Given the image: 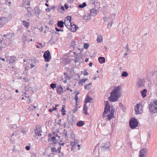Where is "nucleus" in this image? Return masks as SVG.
<instances>
[{
  "label": "nucleus",
  "instance_id": "obj_1",
  "mask_svg": "<svg viewBox=\"0 0 157 157\" xmlns=\"http://www.w3.org/2000/svg\"><path fill=\"white\" fill-rule=\"evenodd\" d=\"M146 81L144 78H139L136 83V86L138 88L140 89L145 85Z\"/></svg>",
  "mask_w": 157,
  "mask_h": 157
},
{
  "label": "nucleus",
  "instance_id": "obj_2",
  "mask_svg": "<svg viewBox=\"0 0 157 157\" xmlns=\"http://www.w3.org/2000/svg\"><path fill=\"white\" fill-rule=\"evenodd\" d=\"M130 127L132 129H134L138 125L137 120L135 118H132L129 123Z\"/></svg>",
  "mask_w": 157,
  "mask_h": 157
},
{
  "label": "nucleus",
  "instance_id": "obj_3",
  "mask_svg": "<svg viewBox=\"0 0 157 157\" xmlns=\"http://www.w3.org/2000/svg\"><path fill=\"white\" fill-rule=\"evenodd\" d=\"M148 149L146 147H144L141 149L139 152V157H146Z\"/></svg>",
  "mask_w": 157,
  "mask_h": 157
},
{
  "label": "nucleus",
  "instance_id": "obj_4",
  "mask_svg": "<svg viewBox=\"0 0 157 157\" xmlns=\"http://www.w3.org/2000/svg\"><path fill=\"white\" fill-rule=\"evenodd\" d=\"M121 96L120 95H115L110 93V95L109 97V100L111 102L117 101L118 98Z\"/></svg>",
  "mask_w": 157,
  "mask_h": 157
},
{
  "label": "nucleus",
  "instance_id": "obj_5",
  "mask_svg": "<svg viewBox=\"0 0 157 157\" xmlns=\"http://www.w3.org/2000/svg\"><path fill=\"white\" fill-rule=\"evenodd\" d=\"M142 106L140 104H137L135 106V110L136 114H141L142 112Z\"/></svg>",
  "mask_w": 157,
  "mask_h": 157
},
{
  "label": "nucleus",
  "instance_id": "obj_6",
  "mask_svg": "<svg viewBox=\"0 0 157 157\" xmlns=\"http://www.w3.org/2000/svg\"><path fill=\"white\" fill-rule=\"evenodd\" d=\"M105 107L103 115L104 117L105 115L107 113V112L110 111V106L109 102L108 101H104Z\"/></svg>",
  "mask_w": 157,
  "mask_h": 157
},
{
  "label": "nucleus",
  "instance_id": "obj_7",
  "mask_svg": "<svg viewBox=\"0 0 157 157\" xmlns=\"http://www.w3.org/2000/svg\"><path fill=\"white\" fill-rule=\"evenodd\" d=\"M45 60L47 62H49L51 58V54L49 50H47L44 52L43 55Z\"/></svg>",
  "mask_w": 157,
  "mask_h": 157
},
{
  "label": "nucleus",
  "instance_id": "obj_8",
  "mask_svg": "<svg viewBox=\"0 0 157 157\" xmlns=\"http://www.w3.org/2000/svg\"><path fill=\"white\" fill-rule=\"evenodd\" d=\"M16 58L15 56L9 57L7 59L6 61L11 65L15 62Z\"/></svg>",
  "mask_w": 157,
  "mask_h": 157
},
{
  "label": "nucleus",
  "instance_id": "obj_9",
  "mask_svg": "<svg viewBox=\"0 0 157 157\" xmlns=\"http://www.w3.org/2000/svg\"><path fill=\"white\" fill-rule=\"evenodd\" d=\"M7 18L6 17H0V27H2L4 26L6 23L7 22Z\"/></svg>",
  "mask_w": 157,
  "mask_h": 157
},
{
  "label": "nucleus",
  "instance_id": "obj_10",
  "mask_svg": "<svg viewBox=\"0 0 157 157\" xmlns=\"http://www.w3.org/2000/svg\"><path fill=\"white\" fill-rule=\"evenodd\" d=\"M67 122L69 125H73L75 122V121L73 119L72 116H69L68 117Z\"/></svg>",
  "mask_w": 157,
  "mask_h": 157
},
{
  "label": "nucleus",
  "instance_id": "obj_11",
  "mask_svg": "<svg viewBox=\"0 0 157 157\" xmlns=\"http://www.w3.org/2000/svg\"><path fill=\"white\" fill-rule=\"evenodd\" d=\"M42 132L41 128H38L35 130V132L36 135V136L38 138L39 136H41V132Z\"/></svg>",
  "mask_w": 157,
  "mask_h": 157
},
{
  "label": "nucleus",
  "instance_id": "obj_12",
  "mask_svg": "<svg viewBox=\"0 0 157 157\" xmlns=\"http://www.w3.org/2000/svg\"><path fill=\"white\" fill-rule=\"evenodd\" d=\"M121 88L119 86L115 87L114 89L112 91L111 93L114 94L115 95H120V94H118L119 91H120Z\"/></svg>",
  "mask_w": 157,
  "mask_h": 157
},
{
  "label": "nucleus",
  "instance_id": "obj_13",
  "mask_svg": "<svg viewBox=\"0 0 157 157\" xmlns=\"http://www.w3.org/2000/svg\"><path fill=\"white\" fill-rule=\"evenodd\" d=\"M14 36V34L13 33H10L7 34H4L3 36L4 37H6L8 40H11L12 36Z\"/></svg>",
  "mask_w": 157,
  "mask_h": 157
},
{
  "label": "nucleus",
  "instance_id": "obj_14",
  "mask_svg": "<svg viewBox=\"0 0 157 157\" xmlns=\"http://www.w3.org/2000/svg\"><path fill=\"white\" fill-rule=\"evenodd\" d=\"M25 8L27 9V13H26L25 15L28 17L31 16L32 15L31 8L30 6H28V7H25Z\"/></svg>",
  "mask_w": 157,
  "mask_h": 157
},
{
  "label": "nucleus",
  "instance_id": "obj_15",
  "mask_svg": "<svg viewBox=\"0 0 157 157\" xmlns=\"http://www.w3.org/2000/svg\"><path fill=\"white\" fill-rule=\"evenodd\" d=\"M149 109L152 113H155L157 112V107L149 106Z\"/></svg>",
  "mask_w": 157,
  "mask_h": 157
},
{
  "label": "nucleus",
  "instance_id": "obj_16",
  "mask_svg": "<svg viewBox=\"0 0 157 157\" xmlns=\"http://www.w3.org/2000/svg\"><path fill=\"white\" fill-rule=\"evenodd\" d=\"M77 28L78 27L76 25L73 24L71 25V27L69 28V29L71 31L74 32L76 31Z\"/></svg>",
  "mask_w": 157,
  "mask_h": 157
},
{
  "label": "nucleus",
  "instance_id": "obj_17",
  "mask_svg": "<svg viewBox=\"0 0 157 157\" xmlns=\"http://www.w3.org/2000/svg\"><path fill=\"white\" fill-rule=\"evenodd\" d=\"M56 90L58 94H60L63 91V89L60 85H58L57 86Z\"/></svg>",
  "mask_w": 157,
  "mask_h": 157
},
{
  "label": "nucleus",
  "instance_id": "obj_18",
  "mask_svg": "<svg viewBox=\"0 0 157 157\" xmlns=\"http://www.w3.org/2000/svg\"><path fill=\"white\" fill-rule=\"evenodd\" d=\"M53 141V144L56 143L58 142V140H56L55 136H53L52 137V138L50 139H49L48 140V142L49 144H52V143H50V142Z\"/></svg>",
  "mask_w": 157,
  "mask_h": 157
},
{
  "label": "nucleus",
  "instance_id": "obj_19",
  "mask_svg": "<svg viewBox=\"0 0 157 157\" xmlns=\"http://www.w3.org/2000/svg\"><path fill=\"white\" fill-rule=\"evenodd\" d=\"M88 108V107L86 105V103L85 104L83 105V113L85 115H88V113L87 112Z\"/></svg>",
  "mask_w": 157,
  "mask_h": 157
},
{
  "label": "nucleus",
  "instance_id": "obj_20",
  "mask_svg": "<svg viewBox=\"0 0 157 157\" xmlns=\"http://www.w3.org/2000/svg\"><path fill=\"white\" fill-rule=\"evenodd\" d=\"M34 9L36 15L37 16H39L40 15V12L41 11L40 10L37 6H36Z\"/></svg>",
  "mask_w": 157,
  "mask_h": 157
},
{
  "label": "nucleus",
  "instance_id": "obj_21",
  "mask_svg": "<svg viewBox=\"0 0 157 157\" xmlns=\"http://www.w3.org/2000/svg\"><path fill=\"white\" fill-rule=\"evenodd\" d=\"M30 2L29 0L27 1H23L22 5L23 7H24L25 8V7H26V5H27L28 6H30Z\"/></svg>",
  "mask_w": 157,
  "mask_h": 157
},
{
  "label": "nucleus",
  "instance_id": "obj_22",
  "mask_svg": "<svg viewBox=\"0 0 157 157\" xmlns=\"http://www.w3.org/2000/svg\"><path fill=\"white\" fill-rule=\"evenodd\" d=\"M149 106L157 107V100L155 99L154 100L153 102H151V104Z\"/></svg>",
  "mask_w": 157,
  "mask_h": 157
},
{
  "label": "nucleus",
  "instance_id": "obj_23",
  "mask_svg": "<svg viewBox=\"0 0 157 157\" xmlns=\"http://www.w3.org/2000/svg\"><path fill=\"white\" fill-rule=\"evenodd\" d=\"M64 23L62 21H59L58 22L57 25L58 27L60 28H62L63 27Z\"/></svg>",
  "mask_w": 157,
  "mask_h": 157
},
{
  "label": "nucleus",
  "instance_id": "obj_24",
  "mask_svg": "<svg viewBox=\"0 0 157 157\" xmlns=\"http://www.w3.org/2000/svg\"><path fill=\"white\" fill-rule=\"evenodd\" d=\"M22 25L25 27L27 28L29 26V22L23 20L22 21Z\"/></svg>",
  "mask_w": 157,
  "mask_h": 157
},
{
  "label": "nucleus",
  "instance_id": "obj_25",
  "mask_svg": "<svg viewBox=\"0 0 157 157\" xmlns=\"http://www.w3.org/2000/svg\"><path fill=\"white\" fill-rule=\"evenodd\" d=\"M64 24L65 26L68 29H69L70 26H71L72 25L71 22L65 21L64 22Z\"/></svg>",
  "mask_w": 157,
  "mask_h": 157
},
{
  "label": "nucleus",
  "instance_id": "obj_26",
  "mask_svg": "<svg viewBox=\"0 0 157 157\" xmlns=\"http://www.w3.org/2000/svg\"><path fill=\"white\" fill-rule=\"evenodd\" d=\"M36 106H33L32 105H30L28 107V109L29 111H33L34 109H36Z\"/></svg>",
  "mask_w": 157,
  "mask_h": 157
},
{
  "label": "nucleus",
  "instance_id": "obj_27",
  "mask_svg": "<svg viewBox=\"0 0 157 157\" xmlns=\"http://www.w3.org/2000/svg\"><path fill=\"white\" fill-rule=\"evenodd\" d=\"M85 124L84 121H78L76 124V125L78 126L81 127L83 126Z\"/></svg>",
  "mask_w": 157,
  "mask_h": 157
},
{
  "label": "nucleus",
  "instance_id": "obj_28",
  "mask_svg": "<svg viewBox=\"0 0 157 157\" xmlns=\"http://www.w3.org/2000/svg\"><path fill=\"white\" fill-rule=\"evenodd\" d=\"M90 13L92 15H94L97 14L98 12V10L94 8H93L92 9L90 10Z\"/></svg>",
  "mask_w": 157,
  "mask_h": 157
},
{
  "label": "nucleus",
  "instance_id": "obj_29",
  "mask_svg": "<svg viewBox=\"0 0 157 157\" xmlns=\"http://www.w3.org/2000/svg\"><path fill=\"white\" fill-rule=\"evenodd\" d=\"M62 135L63 137H64L65 138H67V131L65 129H64L63 132L62 134Z\"/></svg>",
  "mask_w": 157,
  "mask_h": 157
},
{
  "label": "nucleus",
  "instance_id": "obj_30",
  "mask_svg": "<svg viewBox=\"0 0 157 157\" xmlns=\"http://www.w3.org/2000/svg\"><path fill=\"white\" fill-rule=\"evenodd\" d=\"M157 75V70H153L150 73L149 75L150 76H153L154 75Z\"/></svg>",
  "mask_w": 157,
  "mask_h": 157
},
{
  "label": "nucleus",
  "instance_id": "obj_31",
  "mask_svg": "<svg viewBox=\"0 0 157 157\" xmlns=\"http://www.w3.org/2000/svg\"><path fill=\"white\" fill-rule=\"evenodd\" d=\"M92 86V83H90L89 84H86L84 86L85 89H87V90H89L90 88Z\"/></svg>",
  "mask_w": 157,
  "mask_h": 157
},
{
  "label": "nucleus",
  "instance_id": "obj_32",
  "mask_svg": "<svg viewBox=\"0 0 157 157\" xmlns=\"http://www.w3.org/2000/svg\"><path fill=\"white\" fill-rule=\"evenodd\" d=\"M147 92V90L146 89H144L141 91V93L143 98H144L146 96Z\"/></svg>",
  "mask_w": 157,
  "mask_h": 157
},
{
  "label": "nucleus",
  "instance_id": "obj_33",
  "mask_svg": "<svg viewBox=\"0 0 157 157\" xmlns=\"http://www.w3.org/2000/svg\"><path fill=\"white\" fill-rule=\"evenodd\" d=\"M98 60L101 63H103L105 62V59L104 57H99L98 58Z\"/></svg>",
  "mask_w": 157,
  "mask_h": 157
},
{
  "label": "nucleus",
  "instance_id": "obj_34",
  "mask_svg": "<svg viewBox=\"0 0 157 157\" xmlns=\"http://www.w3.org/2000/svg\"><path fill=\"white\" fill-rule=\"evenodd\" d=\"M114 112V111H113V112L112 113V111H111L110 114L106 116L107 117V118H108L109 120H110L113 117Z\"/></svg>",
  "mask_w": 157,
  "mask_h": 157
},
{
  "label": "nucleus",
  "instance_id": "obj_35",
  "mask_svg": "<svg viewBox=\"0 0 157 157\" xmlns=\"http://www.w3.org/2000/svg\"><path fill=\"white\" fill-rule=\"evenodd\" d=\"M115 14L114 13L111 14L109 17V19L111 21H113V20L115 19Z\"/></svg>",
  "mask_w": 157,
  "mask_h": 157
},
{
  "label": "nucleus",
  "instance_id": "obj_36",
  "mask_svg": "<svg viewBox=\"0 0 157 157\" xmlns=\"http://www.w3.org/2000/svg\"><path fill=\"white\" fill-rule=\"evenodd\" d=\"M65 108V105H63L61 111L62 112L61 115L63 116L65 115L66 114V113H65V112H66V110L64 109V108Z\"/></svg>",
  "mask_w": 157,
  "mask_h": 157
},
{
  "label": "nucleus",
  "instance_id": "obj_37",
  "mask_svg": "<svg viewBox=\"0 0 157 157\" xmlns=\"http://www.w3.org/2000/svg\"><path fill=\"white\" fill-rule=\"evenodd\" d=\"M119 106H121V108L122 109L123 111L125 112L126 111V109L125 106L122 104L121 102L119 103Z\"/></svg>",
  "mask_w": 157,
  "mask_h": 157
},
{
  "label": "nucleus",
  "instance_id": "obj_38",
  "mask_svg": "<svg viewBox=\"0 0 157 157\" xmlns=\"http://www.w3.org/2000/svg\"><path fill=\"white\" fill-rule=\"evenodd\" d=\"M63 74L65 75V78L68 80L71 79V78L69 75L67 73V72H64Z\"/></svg>",
  "mask_w": 157,
  "mask_h": 157
},
{
  "label": "nucleus",
  "instance_id": "obj_39",
  "mask_svg": "<svg viewBox=\"0 0 157 157\" xmlns=\"http://www.w3.org/2000/svg\"><path fill=\"white\" fill-rule=\"evenodd\" d=\"M92 99V98H91L88 95H87L86 98L85 99V102L86 103L89 102Z\"/></svg>",
  "mask_w": 157,
  "mask_h": 157
},
{
  "label": "nucleus",
  "instance_id": "obj_40",
  "mask_svg": "<svg viewBox=\"0 0 157 157\" xmlns=\"http://www.w3.org/2000/svg\"><path fill=\"white\" fill-rule=\"evenodd\" d=\"M128 74L127 71H123L121 74V76L124 77H126L128 76Z\"/></svg>",
  "mask_w": 157,
  "mask_h": 157
},
{
  "label": "nucleus",
  "instance_id": "obj_41",
  "mask_svg": "<svg viewBox=\"0 0 157 157\" xmlns=\"http://www.w3.org/2000/svg\"><path fill=\"white\" fill-rule=\"evenodd\" d=\"M102 149L104 151H107L109 149V146L108 145H106L102 147Z\"/></svg>",
  "mask_w": 157,
  "mask_h": 157
},
{
  "label": "nucleus",
  "instance_id": "obj_42",
  "mask_svg": "<svg viewBox=\"0 0 157 157\" xmlns=\"http://www.w3.org/2000/svg\"><path fill=\"white\" fill-rule=\"evenodd\" d=\"M102 40V37L101 36H98V38L97 39V41L98 43L101 42V41Z\"/></svg>",
  "mask_w": 157,
  "mask_h": 157
},
{
  "label": "nucleus",
  "instance_id": "obj_43",
  "mask_svg": "<svg viewBox=\"0 0 157 157\" xmlns=\"http://www.w3.org/2000/svg\"><path fill=\"white\" fill-rule=\"evenodd\" d=\"M71 17L70 16H68L65 18V20L64 21L71 22Z\"/></svg>",
  "mask_w": 157,
  "mask_h": 157
},
{
  "label": "nucleus",
  "instance_id": "obj_44",
  "mask_svg": "<svg viewBox=\"0 0 157 157\" xmlns=\"http://www.w3.org/2000/svg\"><path fill=\"white\" fill-rule=\"evenodd\" d=\"M50 87L51 88L54 89V88L56 87V84L52 83L50 84Z\"/></svg>",
  "mask_w": 157,
  "mask_h": 157
},
{
  "label": "nucleus",
  "instance_id": "obj_45",
  "mask_svg": "<svg viewBox=\"0 0 157 157\" xmlns=\"http://www.w3.org/2000/svg\"><path fill=\"white\" fill-rule=\"evenodd\" d=\"M73 56L75 58V62H78L79 59V57H78V55H73Z\"/></svg>",
  "mask_w": 157,
  "mask_h": 157
},
{
  "label": "nucleus",
  "instance_id": "obj_46",
  "mask_svg": "<svg viewBox=\"0 0 157 157\" xmlns=\"http://www.w3.org/2000/svg\"><path fill=\"white\" fill-rule=\"evenodd\" d=\"M86 2H83L82 4L79 5L78 7L82 8L86 6Z\"/></svg>",
  "mask_w": 157,
  "mask_h": 157
},
{
  "label": "nucleus",
  "instance_id": "obj_47",
  "mask_svg": "<svg viewBox=\"0 0 157 157\" xmlns=\"http://www.w3.org/2000/svg\"><path fill=\"white\" fill-rule=\"evenodd\" d=\"M51 151L52 152H57V150L56 149L55 147H51Z\"/></svg>",
  "mask_w": 157,
  "mask_h": 157
},
{
  "label": "nucleus",
  "instance_id": "obj_48",
  "mask_svg": "<svg viewBox=\"0 0 157 157\" xmlns=\"http://www.w3.org/2000/svg\"><path fill=\"white\" fill-rule=\"evenodd\" d=\"M113 23V21H111V22L108 23L107 25V28H109L112 27Z\"/></svg>",
  "mask_w": 157,
  "mask_h": 157
},
{
  "label": "nucleus",
  "instance_id": "obj_49",
  "mask_svg": "<svg viewBox=\"0 0 157 157\" xmlns=\"http://www.w3.org/2000/svg\"><path fill=\"white\" fill-rule=\"evenodd\" d=\"M87 80V79H82L80 80L79 81V83H85L86 81Z\"/></svg>",
  "mask_w": 157,
  "mask_h": 157
},
{
  "label": "nucleus",
  "instance_id": "obj_50",
  "mask_svg": "<svg viewBox=\"0 0 157 157\" xmlns=\"http://www.w3.org/2000/svg\"><path fill=\"white\" fill-rule=\"evenodd\" d=\"M57 109V108L56 107H53V108L52 109H49V111L50 113L52 112L54 110H56Z\"/></svg>",
  "mask_w": 157,
  "mask_h": 157
},
{
  "label": "nucleus",
  "instance_id": "obj_51",
  "mask_svg": "<svg viewBox=\"0 0 157 157\" xmlns=\"http://www.w3.org/2000/svg\"><path fill=\"white\" fill-rule=\"evenodd\" d=\"M89 46V44L88 43H85L84 44V48L85 49H87Z\"/></svg>",
  "mask_w": 157,
  "mask_h": 157
},
{
  "label": "nucleus",
  "instance_id": "obj_52",
  "mask_svg": "<svg viewBox=\"0 0 157 157\" xmlns=\"http://www.w3.org/2000/svg\"><path fill=\"white\" fill-rule=\"evenodd\" d=\"M23 79L25 80V82H29L30 79L29 78H26V77L23 78Z\"/></svg>",
  "mask_w": 157,
  "mask_h": 157
},
{
  "label": "nucleus",
  "instance_id": "obj_53",
  "mask_svg": "<svg viewBox=\"0 0 157 157\" xmlns=\"http://www.w3.org/2000/svg\"><path fill=\"white\" fill-rule=\"evenodd\" d=\"M70 135L71 136L72 138H74L75 137V136L74 135V132L72 131H71L70 134Z\"/></svg>",
  "mask_w": 157,
  "mask_h": 157
},
{
  "label": "nucleus",
  "instance_id": "obj_54",
  "mask_svg": "<svg viewBox=\"0 0 157 157\" xmlns=\"http://www.w3.org/2000/svg\"><path fill=\"white\" fill-rule=\"evenodd\" d=\"M70 145L72 147H73L76 145V144L75 143V142H71Z\"/></svg>",
  "mask_w": 157,
  "mask_h": 157
},
{
  "label": "nucleus",
  "instance_id": "obj_55",
  "mask_svg": "<svg viewBox=\"0 0 157 157\" xmlns=\"http://www.w3.org/2000/svg\"><path fill=\"white\" fill-rule=\"evenodd\" d=\"M61 147L59 145V146L58 147V149L57 150V153H60V150L61 149Z\"/></svg>",
  "mask_w": 157,
  "mask_h": 157
},
{
  "label": "nucleus",
  "instance_id": "obj_56",
  "mask_svg": "<svg viewBox=\"0 0 157 157\" xmlns=\"http://www.w3.org/2000/svg\"><path fill=\"white\" fill-rule=\"evenodd\" d=\"M95 2V0H90V3L94 4Z\"/></svg>",
  "mask_w": 157,
  "mask_h": 157
},
{
  "label": "nucleus",
  "instance_id": "obj_57",
  "mask_svg": "<svg viewBox=\"0 0 157 157\" xmlns=\"http://www.w3.org/2000/svg\"><path fill=\"white\" fill-rule=\"evenodd\" d=\"M75 109L73 110L72 111V113H75V112L76 111H77V110H78V109L77 108V107H75Z\"/></svg>",
  "mask_w": 157,
  "mask_h": 157
},
{
  "label": "nucleus",
  "instance_id": "obj_58",
  "mask_svg": "<svg viewBox=\"0 0 157 157\" xmlns=\"http://www.w3.org/2000/svg\"><path fill=\"white\" fill-rule=\"evenodd\" d=\"M30 146H26L25 148L27 150L29 151L30 149Z\"/></svg>",
  "mask_w": 157,
  "mask_h": 157
},
{
  "label": "nucleus",
  "instance_id": "obj_59",
  "mask_svg": "<svg viewBox=\"0 0 157 157\" xmlns=\"http://www.w3.org/2000/svg\"><path fill=\"white\" fill-rule=\"evenodd\" d=\"M64 8L66 9H67L68 8V4L65 3L64 4Z\"/></svg>",
  "mask_w": 157,
  "mask_h": 157
},
{
  "label": "nucleus",
  "instance_id": "obj_60",
  "mask_svg": "<svg viewBox=\"0 0 157 157\" xmlns=\"http://www.w3.org/2000/svg\"><path fill=\"white\" fill-rule=\"evenodd\" d=\"M75 99L76 101H77L79 99L78 96L77 95H75Z\"/></svg>",
  "mask_w": 157,
  "mask_h": 157
},
{
  "label": "nucleus",
  "instance_id": "obj_61",
  "mask_svg": "<svg viewBox=\"0 0 157 157\" xmlns=\"http://www.w3.org/2000/svg\"><path fill=\"white\" fill-rule=\"evenodd\" d=\"M155 93L157 94V83L155 84Z\"/></svg>",
  "mask_w": 157,
  "mask_h": 157
},
{
  "label": "nucleus",
  "instance_id": "obj_62",
  "mask_svg": "<svg viewBox=\"0 0 157 157\" xmlns=\"http://www.w3.org/2000/svg\"><path fill=\"white\" fill-rule=\"evenodd\" d=\"M67 122L66 121L64 122V124H63L64 126V128H65L66 127V125L67 124Z\"/></svg>",
  "mask_w": 157,
  "mask_h": 157
},
{
  "label": "nucleus",
  "instance_id": "obj_63",
  "mask_svg": "<svg viewBox=\"0 0 157 157\" xmlns=\"http://www.w3.org/2000/svg\"><path fill=\"white\" fill-rule=\"evenodd\" d=\"M53 20H51L49 21V25H52L53 24Z\"/></svg>",
  "mask_w": 157,
  "mask_h": 157
},
{
  "label": "nucleus",
  "instance_id": "obj_64",
  "mask_svg": "<svg viewBox=\"0 0 157 157\" xmlns=\"http://www.w3.org/2000/svg\"><path fill=\"white\" fill-rule=\"evenodd\" d=\"M88 18V16H85L83 17V19L85 20H87Z\"/></svg>",
  "mask_w": 157,
  "mask_h": 157
}]
</instances>
